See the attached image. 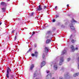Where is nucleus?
Listing matches in <instances>:
<instances>
[{"label":"nucleus","mask_w":79,"mask_h":79,"mask_svg":"<svg viewBox=\"0 0 79 79\" xmlns=\"http://www.w3.org/2000/svg\"><path fill=\"white\" fill-rule=\"evenodd\" d=\"M71 78V76H69V73L67 72L64 75L65 79H69Z\"/></svg>","instance_id":"obj_1"},{"label":"nucleus","mask_w":79,"mask_h":79,"mask_svg":"<svg viewBox=\"0 0 79 79\" xmlns=\"http://www.w3.org/2000/svg\"><path fill=\"white\" fill-rule=\"evenodd\" d=\"M51 64H53L54 65V70H55L56 71L57 70V69H58V67L57 66V65L55 64V62H52L51 63Z\"/></svg>","instance_id":"obj_2"},{"label":"nucleus","mask_w":79,"mask_h":79,"mask_svg":"<svg viewBox=\"0 0 79 79\" xmlns=\"http://www.w3.org/2000/svg\"><path fill=\"white\" fill-rule=\"evenodd\" d=\"M64 61V59H63V56L62 57H60L59 63L60 65H61L62 64V63H63V61Z\"/></svg>","instance_id":"obj_3"},{"label":"nucleus","mask_w":79,"mask_h":79,"mask_svg":"<svg viewBox=\"0 0 79 79\" xmlns=\"http://www.w3.org/2000/svg\"><path fill=\"white\" fill-rule=\"evenodd\" d=\"M52 77V74L50 73L49 74H48L46 77V79H51V77Z\"/></svg>","instance_id":"obj_4"},{"label":"nucleus","mask_w":79,"mask_h":79,"mask_svg":"<svg viewBox=\"0 0 79 79\" xmlns=\"http://www.w3.org/2000/svg\"><path fill=\"white\" fill-rule=\"evenodd\" d=\"M42 10V6L41 5H39L38 8L37 9V10L38 11H40V10Z\"/></svg>","instance_id":"obj_5"},{"label":"nucleus","mask_w":79,"mask_h":79,"mask_svg":"<svg viewBox=\"0 0 79 79\" xmlns=\"http://www.w3.org/2000/svg\"><path fill=\"white\" fill-rule=\"evenodd\" d=\"M45 62L44 61H43L41 63V68H42V67H43L44 66H45Z\"/></svg>","instance_id":"obj_6"},{"label":"nucleus","mask_w":79,"mask_h":79,"mask_svg":"<svg viewBox=\"0 0 79 79\" xmlns=\"http://www.w3.org/2000/svg\"><path fill=\"white\" fill-rule=\"evenodd\" d=\"M34 64H32L31 65V67H30V70H32V69H33V68H34Z\"/></svg>","instance_id":"obj_7"},{"label":"nucleus","mask_w":79,"mask_h":79,"mask_svg":"<svg viewBox=\"0 0 79 79\" xmlns=\"http://www.w3.org/2000/svg\"><path fill=\"white\" fill-rule=\"evenodd\" d=\"M11 69H10V68L9 67H8L7 71V73H9V72H11Z\"/></svg>","instance_id":"obj_8"},{"label":"nucleus","mask_w":79,"mask_h":79,"mask_svg":"<svg viewBox=\"0 0 79 79\" xmlns=\"http://www.w3.org/2000/svg\"><path fill=\"white\" fill-rule=\"evenodd\" d=\"M79 74V73H76L75 74H74L73 75V77H76Z\"/></svg>","instance_id":"obj_9"},{"label":"nucleus","mask_w":79,"mask_h":79,"mask_svg":"<svg viewBox=\"0 0 79 79\" xmlns=\"http://www.w3.org/2000/svg\"><path fill=\"white\" fill-rule=\"evenodd\" d=\"M70 27L71 29H72L73 30H75V28H74V27L73 26V25H72V26L70 25Z\"/></svg>","instance_id":"obj_10"},{"label":"nucleus","mask_w":79,"mask_h":79,"mask_svg":"<svg viewBox=\"0 0 79 79\" xmlns=\"http://www.w3.org/2000/svg\"><path fill=\"white\" fill-rule=\"evenodd\" d=\"M51 42V40L50 39H47L46 42V44H48L49 43H50Z\"/></svg>","instance_id":"obj_11"},{"label":"nucleus","mask_w":79,"mask_h":79,"mask_svg":"<svg viewBox=\"0 0 79 79\" xmlns=\"http://www.w3.org/2000/svg\"><path fill=\"white\" fill-rule=\"evenodd\" d=\"M66 53V50H64V51L62 52L61 56H62V55H64V53Z\"/></svg>","instance_id":"obj_12"},{"label":"nucleus","mask_w":79,"mask_h":79,"mask_svg":"<svg viewBox=\"0 0 79 79\" xmlns=\"http://www.w3.org/2000/svg\"><path fill=\"white\" fill-rule=\"evenodd\" d=\"M70 48L72 50H74V47L73 45H71L70 46Z\"/></svg>","instance_id":"obj_13"},{"label":"nucleus","mask_w":79,"mask_h":79,"mask_svg":"<svg viewBox=\"0 0 79 79\" xmlns=\"http://www.w3.org/2000/svg\"><path fill=\"white\" fill-rule=\"evenodd\" d=\"M35 56H36V57H37V56H38V52H35Z\"/></svg>","instance_id":"obj_14"},{"label":"nucleus","mask_w":79,"mask_h":79,"mask_svg":"<svg viewBox=\"0 0 79 79\" xmlns=\"http://www.w3.org/2000/svg\"><path fill=\"white\" fill-rule=\"evenodd\" d=\"M52 33V32H51V31H48L47 32V33H46V34L47 35V34H50Z\"/></svg>","instance_id":"obj_15"},{"label":"nucleus","mask_w":79,"mask_h":79,"mask_svg":"<svg viewBox=\"0 0 79 79\" xmlns=\"http://www.w3.org/2000/svg\"><path fill=\"white\" fill-rule=\"evenodd\" d=\"M34 12H32L31 13L30 16H34Z\"/></svg>","instance_id":"obj_16"},{"label":"nucleus","mask_w":79,"mask_h":79,"mask_svg":"<svg viewBox=\"0 0 79 79\" xmlns=\"http://www.w3.org/2000/svg\"><path fill=\"white\" fill-rule=\"evenodd\" d=\"M5 4V3L4 2H1V5L3 6Z\"/></svg>","instance_id":"obj_17"},{"label":"nucleus","mask_w":79,"mask_h":79,"mask_svg":"<svg viewBox=\"0 0 79 79\" xmlns=\"http://www.w3.org/2000/svg\"><path fill=\"white\" fill-rule=\"evenodd\" d=\"M36 74V73H34V77H33L34 78L35 77L37 76V75Z\"/></svg>","instance_id":"obj_18"},{"label":"nucleus","mask_w":79,"mask_h":79,"mask_svg":"<svg viewBox=\"0 0 79 79\" xmlns=\"http://www.w3.org/2000/svg\"><path fill=\"white\" fill-rule=\"evenodd\" d=\"M6 77H7V78H9V73H7L6 74Z\"/></svg>","instance_id":"obj_19"},{"label":"nucleus","mask_w":79,"mask_h":79,"mask_svg":"<svg viewBox=\"0 0 79 79\" xmlns=\"http://www.w3.org/2000/svg\"><path fill=\"white\" fill-rule=\"evenodd\" d=\"M45 56V55L44 53H43V55L42 56V58H43V59H44Z\"/></svg>","instance_id":"obj_20"},{"label":"nucleus","mask_w":79,"mask_h":79,"mask_svg":"<svg viewBox=\"0 0 79 79\" xmlns=\"http://www.w3.org/2000/svg\"><path fill=\"white\" fill-rule=\"evenodd\" d=\"M47 8V6H44V10H45V9H46Z\"/></svg>","instance_id":"obj_21"},{"label":"nucleus","mask_w":79,"mask_h":79,"mask_svg":"<svg viewBox=\"0 0 79 79\" xmlns=\"http://www.w3.org/2000/svg\"><path fill=\"white\" fill-rule=\"evenodd\" d=\"M5 8H2V10H3V12H4V11H5Z\"/></svg>","instance_id":"obj_22"},{"label":"nucleus","mask_w":79,"mask_h":79,"mask_svg":"<svg viewBox=\"0 0 79 79\" xmlns=\"http://www.w3.org/2000/svg\"><path fill=\"white\" fill-rule=\"evenodd\" d=\"M72 20L75 23H77V21H76L73 18H72Z\"/></svg>","instance_id":"obj_23"},{"label":"nucleus","mask_w":79,"mask_h":79,"mask_svg":"<svg viewBox=\"0 0 79 79\" xmlns=\"http://www.w3.org/2000/svg\"><path fill=\"white\" fill-rule=\"evenodd\" d=\"M49 49L50 48H49L48 47H46L45 48V50H49Z\"/></svg>","instance_id":"obj_24"},{"label":"nucleus","mask_w":79,"mask_h":79,"mask_svg":"<svg viewBox=\"0 0 79 79\" xmlns=\"http://www.w3.org/2000/svg\"><path fill=\"white\" fill-rule=\"evenodd\" d=\"M59 18V15H56V18Z\"/></svg>","instance_id":"obj_25"},{"label":"nucleus","mask_w":79,"mask_h":79,"mask_svg":"<svg viewBox=\"0 0 79 79\" xmlns=\"http://www.w3.org/2000/svg\"><path fill=\"white\" fill-rule=\"evenodd\" d=\"M72 43H74V40H72L71 41Z\"/></svg>","instance_id":"obj_26"},{"label":"nucleus","mask_w":79,"mask_h":79,"mask_svg":"<svg viewBox=\"0 0 79 79\" xmlns=\"http://www.w3.org/2000/svg\"><path fill=\"white\" fill-rule=\"evenodd\" d=\"M31 56H35V54H34L32 53V54H31Z\"/></svg>","instance_id":"obj_27"},{"label":"nucleus","mask_w":79,"mask_h":79,"mask_svg":"<svg viewBox=\"0 0 79 79\" xmlns=\"http://www.w3.org/2000/svg\"><path fill=\"white\" fill-rule=\"evenodd\" d=\"M48 52V50H45V52L47 53Z\"/></svg>","instance_id":"obj_28"},{"label":"nucleus","mask_w":79,"mask_h":79,"mask_svg":"<svg viewBox=\"0 0 79 79\" xmlns=\"http://www.w3.org/2000/svg\"><path fill=\"white\" fill-rule=\"evenodd\" d=\"M34 47L35 48L37 47V44H35L34 45Z\"/></svg>","instance_id":"obj_29"},{"label":"nucleus","mask_w":79,"mask_h":79,"mask_svg":"<svg viewBox=\"0 0 79 79\" xmlns=\"http://www.w3.org/2000/svg\"><path fill=\"white\" fill-rule=\"evenodd\" d=\"M74 51H75V50H71V52H74Z\"/></svg>","instance_id":"obj_30"},{"label":"nucleus","mask_w":79,"mask_h":79,"mask_svg":"<svg viewBox=\"0 0 79 79\" xmlns=\"http://www.w3.org/2000/svg\"><path fill=\"white\" fill-rule=\"evenodd\" d=\"M12 52H16V51L15 50H12Z\"/></svg>","instance_id":"obj_31"},{"label":"nucleus","mask_w":79,"mask_h":79,"mask_svg":"<svg viewBox=\"0 0 79 79\" xmlns=\"http://www.w3.org/2000/svg\"><path fill=\"white\" fill-rule=\"evenodd\" d=\"M46 73H50V71H48V70H47L46 71Z\"/></svg>","instance_id":"obj_32"},{"label":"nucleus","mask_w":79,"mask_h":79,"mask_svg":"<svg viewBox=\"0 0 79 79\" xmlns=\"http://www.w3.org/2000/svg\"><path fill=\"white\" fill-rule=\"evenodd\" d=\"M56 20H55V19H53V20H52V22L53 23H54V22H55L56 21Z\"/></svg>","instance_id":"obj_33"},{"label":"nucleus","mask_w":79,"mask_h":79,"mask_svg":"<svg viewBox=\"0 0 79 79\" xmlns=\"http://www.w3.org/2000/svg\"><path fill=\"white\" fill-rule=\"evenodd\" d=\"M70 60H71V59H70V58H69L68 59H67V61H70Z\"/></svg>","instance_id":"obj_34"},{"label":"nucleus","mask_w":79,"mask_h":79,"mask_svg":"<svg viewBox=\"0 0 79 79\" xmlns=\"http://www.w3.org/2000/svg\"><path fill=\"white\" fill-rule=\"evenodd\" d=\"M73 34H71L70 36V38H72L73 37Z\"/></svg>","instance_id":"obj_35"},{"label":"nucleus","mask_w":79,"mask_h":79,"mask_svg":"<svg viewBox=\"0 0 79 79\" xmlns=\"http://www.w3.org/2000/svg\"><path fill=\"white\" fill-rule=\"evenodd\" d=\"M16 35L15 36V37L14 40H16Z\"/></svg>","instance_id":"obj_36"},{"label":"nucleus","mask_w":79,"mask_h":79,"mask_svg":"<svg viewBox=\"0 0 79 79\" xmlns=\"http://www.w3.org/2000/svg\"><path fill=\"white\" fill-rule=\"evenodd\" d=\"M60 79H63V78L62 77H60Z\"/></svg>","instance_id":"obj_37"},{"label":"nucleus","mask_w":79,"mask_h":79,"mask_svg":"<svg viewBox=\"0 0 79 79\" xmlns=\"http://www.w3.org/2000/svg\"><path fill=\"white\" fill-rule=\"evenodd\" d=\"M11 77H14V75H11Z\"/></svg>","instance_id":"obj_38"},{"label":"nucleus","mask_w":79,"mask_h":79,"mask_svg":"<svg viewBox=\"0 0 79 79\" xmlns=\"http://www.w3.org/2000/svg\"><path fill=\"white\" fill-rule=\"evenodd\" d=\"M15 31V30H13V31H12L11 33H13Z\"/></svg>","instance_id":"obj_39"},{"label":"nucleus","mask_w":79,"mask_h":79,"mask_svg":"<svg viewBox=\"0 0 79 79\" xmlns=\"http://www.w3.org/2000/svg\"><path fill=\"white\" fill-rule=\"evenodd\" d=\"M35 33L34 31L33 32L32 35H33V34H35Z\"/></svg>","instance_id":"obj_40"},{"label":"nucleus","mask_w":79,"mask_h":79,"mask_svg":"<svg viewBox=\"0 0 79 79\" xmlns=\"http://www.w3.org/2000/svg\"><path fill=\"white\" fill-rule=\"evenodd\" d=\"M78 63H79V57L78 58Z\"/></svg>","instance_id":"obj_41"},{"label":"nucleus","mask_w":79,"mask_h":79,"mask_svg":"<svg viewBox=\"0 0 79 79\" xmlns=\"http://www.w3.org/2000/svg\"><path fill=\"white\" fill-rule=\"evenodd\" d=\"M31 50H29L27 52V53H29V52H31Z\"/></svg>","instance_id":"obj_42"},{"label":"nucleus","mask_w":79,"mask_h":79,"mask_svg":"<svg viewBox=\"0 0 79 79\" xmlns=\"http://www.w3.org/2000/svg\"><path fill=\"white\" fill-rule=\"evenodd\" d=\"M49 37L48 36H47L46 37V39H48V38Z\"/></svg>","instance_id":"obj_43"},{"label":"nucleus","mask_w":79,"mask_h":79,"mask_svg":"<svg viewBox=\"0 0 79 79\" xmlns=\"http://www.w3.org/2000/svg\"><path fill=\"white\" fill-rule=\"evenodd\" d=\"M2 24V23L0 22V26Z\"/></svg>","instance_id":"obj_44"},{"label":"nucleus","mask_w":79,"mask_h":79,"mask_svg":"<svg viewBox=\"0 0 79 79\" xmlns=\"http://www.w3.org/2000/svg\"><path fill=\"white\" fill-rule=\"evenodd\" d=\"M69 4H67V7H68V6H69Z\"/></svg>","instance_id":"obj_45"},{"label":"nucleus","mask_w":79,"mask_h":79,"mask_svg":"<svg viewBox=\"0 0 79 79\" xmlns=\"http://www.w3.org/2000/svg\"><path fill=\"white\" fill-rule=\"evenodd\" d=\"M57 8V6H56L55 7V9H56Z\"/></svg>","instance_id":"obj_46"},{"label":"nucleus","mask_w":79,"mask_h":79,"mask_svg":"<svg viewBox=\"0 0 79 79\" xmlns=\"http://www.w3.org/2000/svg\"><path fill=\"white\" fill-rule=\"evenodd\" d=\"M77 49H78V48H76V49H75L76 50H77Z\"/></svg>","instance_id":"obj_47"},{"label":"nucleus","mask_w":79,"mask_h":79,"mask_svg":"<svg viewBox=\"0 0 79 79\" xmlns=\"http://www.w3.org/2000/svg\"><path fill=\"white\" fill-rule=\"evenodd\" d=\"M71 71H74V69H72Z\"/></svg>","instance_id":"obj_48"},{"label":"nucleus","mask_w":79,"mask_h":79,"mask_svg":"<svg viewBox=\"0 0 79 79\" xmlns=\"http://www.w3.org/2000/svg\"><path fill=\"white\" fill-rule=\"evenodd\" d=\"M52 79H55V78L54 77H53L52 78Z\"/></svg>","instance_id":"obj_49"},{"label":"nucleus","mask_w":79,"mask_h":79,"mask_svg":"<svg viewBox=\"0 0 79 79\" xmlns=\"http://www.w3.org/2000/svg\"><path fill=\"white\" fill-rule=\"evenodd\" d=\"M68 16H70V15H68Z\"/></svg>","instance_id":"obj_50"},{"label":"nucleus","mask_w":79,"mask_h":79,"mask_svg":"<svg viewBox=\"0 0 79 79\" xmlns=\"http://www.w3.org/2000/svg\"><path fill=\"white\" fill-rule=\"evenodd\" d=\"M29 50H31V49L29 48Z\"/></svg>","instance_id":"obj_51"},{"label":"nucleus","mask_w":79,"mask_h":79,"mask_svg":"<svg viewBox=\"0 0 79 79\" xmlns=\"http://www.w3.org/2000/svg\"><path fill=\"white\" fill-rule=\"evenodd\" d=\"M16 35H17V33H16Z\"/></svg>","instance_id":"obj_52"},{"label":"nucleus","mask_w":79,"mask_h":79,"mask_svg":"<svg viewBox=\"0 0 79 79\" xmlns=\"http://www.w3.org/2000/svg\"><path fill=\"white\" fill-rule=\"evenodd\" d=\"M4 51H3V52H5V50H4Z\"/></svg>","instance_id":"obj_53"},{"label":"nucleus","mask_w":79,"mask_h":79,"mask_svg":"<svg viewBox=\"0 0 79 79\" xmlns=\"http://www.w3.org/2000/svg\"><path fill=\"white\" fill-rule=\"evenodd\" d=\"M8 0V1H10V0Z\"/></svg>","instance_id":"obj_54"},{"label":"nucleus","mask_w":79,"mask_h":79,"mask_svg":"<svg viewBox=\"0 0 79 79\" xmlns=\"http://www.w3.org/2000/svg\"><path fill=\"white\" fill-rule=\"evenodd\" d=\"M52 65H51V66H52Z\"/></svg>","instance_id":"obj_55"},{"label":"nucleus","mask_w":79,"mask_h":79,"mask_svg":"<svg viewBox=\"0 0 79 79\" xmlns=\"http://www.w3.org/2000/svg\"><path fill=\"white\" fill-rule=\"evenodd\" d=\"M19 51H18L17 52H18Z\"/></svg>","instance_id":"obj_56"},{"label":"nucleus","mask_w":79,"mask_h":79,"mask_svg":"<svg viewBox=\"0 0 79 79\" xmlns=\"http://www.w3.org/2000/svg\"><path fill=\"white\" fill-rule=\"evenodd\" d=\"M75 41H76V40H75Z\"/></svg>","instance_id":"obj_57"}]
</instances>
